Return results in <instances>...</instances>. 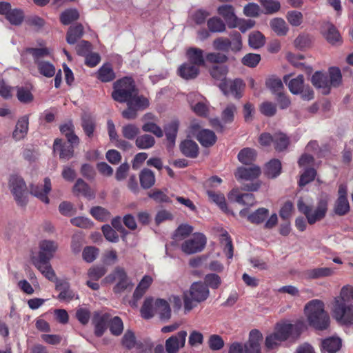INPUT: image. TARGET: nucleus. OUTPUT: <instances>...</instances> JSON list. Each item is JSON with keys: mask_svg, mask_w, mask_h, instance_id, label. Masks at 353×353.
<instances>
[{"mask_svg": "<svg viewBox=\"0 0 353 353\" xmlns=\"http://www.w3.org/2000/svg\"><path fill=\"white\" fill-rule=\"evenodd\" d=\"M353 298L343 286L339 295L334 298L332 303V316L337 322L343 325L353 324Z\"/></svg>", "mask_w": 353, "mask_h": 353, "instance_id": "obj_1", "label": "nucleus"}, {"mask_svg": "<svg viewBox=\"0 0 353 353\" xmlns=\"http://www.w3.org/2000/svg\"><path fill=\"white\" fill-rule=\"evenodd\" d=\"M305 314L308 323L316 330H325L330 325V316L325 310L324 303L319 299H313L304 307Z\"/></svg>", "mask_w": 353, "mask_h": 353, "instance_id": "obj_2", "label": "nucleus"}, {"mask_svg": "<svg viewBox=\"0 0 353 353\" xmlns=\"http://www.w3.org/2000/svg\"><path fill=\"white\" fill-rule=\"evenodd\" d=\"M208 288L202 282L193 283L190 289L183 293L184 310L189 312L199 303L205 301L209 296Z\"/></svg>", "mask_w": 353, "mask_h": 353, "instance_id": "obj_3", "label": "nucleus"}, {"mask_svg": "<svg viewBox=\"0 0 353 353\" xmlns=\"http://www.w3.org/2000/svg\"><path fill=\"white\" fill-rule=\"evenodd\" d=\"M26 52L32 54L38 71L41 75L50 78L56 74L54 65L50 61L45 59L50 55L49 49L47 48H28L26 49Z\"/></svg>", "mask_w": 353, "mask_h": 353, "instance_id": "obj_4", "label": "nucleus"}, {"mask_svg": "<svg viewBox=\"0 0 353 353\" xmlns=\"http://www.w3.org/2000/svg\"><path fill=\"white\" fill-rule=\"evenodd\" d=\"M297 208L305 216L308 223L312 225L325 216L327 211V201L325 199H320L316 209L312 211V207L306 204L301 198L298 200Z\"/></svg>", "mask_w": 353, "mask_h": 353, "instance_id": "obj_5", "label": "nucleus"}, {"mask_svg": "<svg viewBox=\"0 0 353 353\" xmlns=\"http://www.w3.org/2000/svg\"><path fill=\"white\" fill-rule=\"evenodd\" d=\"M113 89L112 97L119 103L129 101L137 90L133 80L129 77H125L114 82Z\"/></svg>", "mask_w": 353, "mask_h": 353, "instance_id": "obj_6", "label": "nucleus"}, {"mask_svg": "<svg viewBox=\"0 0 353 353\" xmlns=\"http://www.w3.org/2000/svg\"><path fill=\"white\" fill-rule=\"evenodd\" d=\"M294 328L292 324H277L273 332L265 337V345L268 350L277 348L282 342L286 341Z\"/></svg>", "mask_w": 353, "mask_h": 353, "instance_id": "obj_7", "label": "nucleus"}, {"mask_svg": "<svg viewBox=\"0 0 353 353\" xmlns=\"http://www.w3.org/2000/svg\"><path fill=\"white\" fill-rule=\"evenodd\" d=\"M114 281H117V283L114 287L115 293H121L125 290L130 291L134 286L124 269L121 267H117L112 273L103 279L105 283H112Z\"/></svg>", "mask_w": 353, "mask_h": 353, "instance_id": "obj_8", "label": "nucleus"}, {"mask_svg": "<svg viewBox=\"0 0 353 353\" xmlns=\"http://www.w3.org/2000/svg\"><path fill=\"white\" fill-rule=\"evenodd\" d=\"M205 245V236L201 233H194L190 238L183 242L181 249L186 254H193L201 252Z\"/></svg>", "mask_w": 353, "mask_h": 353, "instance_id": "obj_9", "label": "nucleus"}, {"mask_svg": "<svg viewBox=\"0 0 353 353\" xmlns=\"http://www.w3.org/2000/svg\"><path fill=\"white\" fill-rule=\"evenodd\" d=\"M9 186L18 205L23 206L27 203V188L23 179L18 176H12Z\"/></svg>", "mask_w": 353, "mask_h": 353, "instance_id": "obj_10", "label": "nucleus"}, {"mask_svg": "<svg viewBox=\"0 0 353 353\" xmlns=\"http://www.w3.org/2000/svg\"><path fill=\"white\" fill-rule=\"evenodd\" d=\"M188 332L180 330L165 340V349L167 353H178L185 347Z\"/></svg>", "mask_w": 353, "mask_h": 353, "instance_id": "obj_11", "label": "nucleus"}, {"mask_svg": "<svg viewBox=\"0 0 353 353\" xmlns=\"http://www.w3.org/2000/svg\"><path fill=\"white\" fill-rule=\"evenodd\" d=\"M219 88L225 95L232 94L239 99L243 96L245 83L240 79L234 80H225L219 85Z\"/></svg>", "mask_w": 353, "mask_h": 353, "instance_id": "obj_12", "label": "nucleus"}, {"mask_svg": "<svg viewBox=\"0 0 353 353\" xmlns=\"http://www.w3.org/2000/svg\"><path fill=\"white\" fill-rule=\"evenodd\" d=\"M350 203L347 199V188L345 185H340L338 190V197L334 202L333 211L339 216H343L350 212Z\"/></svg>", "mask_w": 353, "mask_h": 353, "instance_id": "obj_13", "label": "nucleus"}, {"mask_svg": "<svg viewBox=\"0 0 353 353\" xmlns=\"http://www.w3.org/2000/svg\"><path fill=\"white\" fill-rule=\"evenodd\" d=\"M78 143H71L70 142H63L61 139H56L54 141L53 148L55 152H58L59 158L63 161H68L74 155V145Z\"/></svg>", "mask_w": 353, "mask_h": 353, "instance_id": "obj_14", "label": "nucleus"}, {"mask_svg": "<svg viewBox=\"0 0 353 353\" xmlns=\"http://www.w3.org/2000/svg\"><path fill=\"white\" fill-rule=\"evenodd\" d=\"M32 264L49 281H54L56 279V274L53 270L48 259L41 260V258L32 256L31 258Z\"/></svg>", "mask_w": 353, "mask_h": 353, "instance_id": "obj_15", "label": "nucleus"}, {"mask_svg": "<svg viewBox=\"0 0 353 353\" xmlns=\"http://www.w3.org/2000/svg\"><path fill=\"white\" fill-rule=\"evenodd\" d=\"M32 264L49 281H54L56 279V274L53 270L48 259L41 260V258L32 256L31 258Z\"/></svg>", "mask_w": 353, "mask_h": 353, "instance_id": "obj_16", "label": "nucleus"}, {"mask_svg": "<svg viewBox=\"0 0 353 353\" xmlns=\"http://www.w3.org/2000/svg\"><path fill=\"white\" fill-rule=\"evenodd\" d=\"M32 264L49 281H54L56 279V274L53 270L48 259L41 260V258L32 256L31 258Z\"/></svg>", "mask_w": 353, "mask_h": 353, "instance_id": "obj_17", "label": "nucleus"}, {"mask_svg": "<svg viewBox=\"0 0 353 353\" xmlns=\"http://www.w3.org/2000/svg\"><path fill=\"white\" fill-rule=\"evenodd\" d=\"M52 185L50 179L48 177L44 179V185L42 187L39 185H32L30 188V192L32 195L38 198L42 202L48 204L49 199L48 194L51 191Z\"/></svg>", "mask_w": 353, "mask_h": 353, "instance_id": "obj_18", "label": "nucleus"}, {"mask_svg": "<svg viewBox=\"0 0 353 353\" xmlns=\"http://www.w3.org/2000/svg\"><path fill=\"white\" fill-rule=\"evenodd\" d=\"M262 334L257 330L250 332L249 340L244 345L245 353H261L260 343L262 341Z\"/></svg>", "mask_w": 353, "mask_h": 353, "instance_id": "obj_19", "label": "nucleus"}, {"mask_svg": "<svg viewBox=\"0 0 353 353\" xmlns=\"http://www.w3.org/2000/svg\"><path fill=\"white\" fill-rule=\"evenodd\" d=\"M312 85L321 90V93L327 95L330 92L331 86L329 85L327 74L321 72H316L311 78Z\"/></svg>", "mask_w": 353, "mask_h": 353, "instance_id": "obj_20", "label": "nucleus"}, {"mask_svg": "<svg viewBox=\"0 0 353 353\" xmlns=\"http://www.w3.org/2000/svg\"><path fill=\"white\" fill-rule=\"evenodd\" d=\"M335 273V268L329 267H319L305 271L304 275L308 279H321L332 276Z\"/></svg>", "mask_w": 353, "mask_h": 353, "instance_id": "obj_21", "label": "nucleus"}, {"mask_svg": "<svg viewBox=\"0 0 353 353\" xmlns=\"http://www.w3.org/2000/svg\"><path fill=\"white\" fill-rule=\"evenodd\" d=\"M58 248L57 244L50 240H43L39 243V252L38 258H41V260L44 259L50 260L53 258L54 254L57 251Z\"/></svg>", "mask_w": 353, "mask_h": 353, "instance_id": "obj_22", "label": "nucleus"}, {"mask_svg": "<svg viewBox=\"0 0 353 353\" xmlns=\"http://www.w3.org/2000/svg\"><path fill=\"white\" fill-rule=\"evenodd\" d=\"M218 13L223 17L228 26L234 28L238 26V19L236 17L234 8L230 5H223L218 8Z\"/></svg>", "mask_w": 353, "mask_h": 353, "instance_id": "obj_23", "label": "nucleus"}, {"mask_svg": "<svg viewBox=\"0 0 353 353\" xmlns=\"http://www.w3.org/2000/svg\"><path fill=\"white\" fill-rule=\"evenodd\" d=\"M322 33L326 40L331 44H336L341 43V37L336 27L329 23H324L322 26Z\"/></svg>", "mask_w": 353, "mask_h": 353, "instance_id": "obj_24", "label": "nucleus"}, {"mask_svg": "<svg viewBox=\"0 0 353 353\" xmlns=\"http://www.w3.org/2000/svg\"><path fill=\"white\" fill-rule=\"evenodd\" d=\"M261 174V169L259 166L253 165L249 168L240 167L235 172L237 179L253 180L257 178Z\"/></svg>", "mask_w": 353, "mask_h": 353, "instance_id": "obj_25", "label": "nucleus"}, {"mask_svg": "<svg viewBox=\"0 0 353 353\" xmlns=\"http://www.w3.org/2000/svg\"><path fill=\"white\" fill-rule=\"evenodd\" d=\"M110 315L108 313L100 314L96 313L93 317L92 322L94 325V334L97 336H101L106 330L107 324L109 322Z\"/></svg>", "mask_w": 353, "mask_h": 353, "instance_id": "obj_26", "label": "nucleus"}, {"mask_svg": "<svg viewBox=\"0 0 353 353\" xmlns=\"http://www.w3.org/2000/svg\"><path fill=\"white\" fill-rule=\"evenodd\" d=\"M289 79L290 75H285L283 78V82L288 85L291 93L293 94H299L305 85L303 75L300 74L290 81Z\"/></svg>", "mask_w": 353, "mask_h": 353, "instance_id": "obj_27", "label": "nucleus"}, {"mask_svg": "<svg viewBox=\"0 0 353 353\" xmlns=\"http://www.w3.org/2000/svg\"><path fill=\"white\" fill-rule=\"evenodd\" d=\"M28 117L27 115L22 117L18 120L12 133V137L14 140H21L26 136L28 130Z\"/></svg>", "mask_w": 353, "mask_h": 353, "instance_id": "obj_28", "label": "nucleus"}, {"mask_svg": "<svg viewBox=\"0 0 353 353\" xmlns=\"http://www.w3.org/2000/svg\"><path fill=\"white\" fill-rule=\"evenodd\" d=\"M178 74L185 80L193 79L199 74V68L188 62L184 63L179 68Z\"/></svg>", "mask_w": 353, "mask_h": 353, "instance_id": "obj_29", "label": "nucleus"}, {"mask_svg": "<svg viewBox=\"0 0 353 353\" xmlns=\"http://www.w3.org/2000/svg\"><path fill=\"white\" fill-rule=\"evenodd\" d=\"M228 197L230 200L234 201L243 205L252 206L256 202L253 194L245 193L240 194L237 190H232Z\"/></svg>", "mask_w": 353, "mask_h": 353, "instance_id": "obj_30", "label": "nucleus"}, {"mask_svg": "<svg viewBox=\"0 0 353 353\" xmlns=\"http://www.w3.org/2000/svg\"><path fill=\"white\" fill-rule=\"evenodd\" d=\"M196 137L201 145L205 148L213 145L216 141V136L214 132L208 129L199 131Z\"/></svg>", "mask_w": 353, "mask_h": 353, "instance_id": "obj_31", "label": "nucleus"}, {"mask_svg": "<svg viewBox=\"0 0 353 353\" xmlns=\"http://www.w3.org/2000/svg\"><path fill=\"white\" fill-rule=\"evenodd\" d=\"M181 152L187 157L195 158L199 154V147L192 140L185 139L180 144Z\"/></svg>", "mask_w": 353, "mask_h": 353, "instance_id": "obj_32", "label": "nucleus"}, {"mask_svg": "<svg viewBox=\"0 0 353 353\" xmlns=\"http://www.w3.org/2000/svg\"><path fill=\"white\" fill-rule=\"evenodd\" d=\"M188 63L199 68L205 64L203 51L196 48H190L187 50Z\"/></svg>", "mask_w": 353, "mask_h": 353, "instance_id": "obj_33", "label": "nucleus"}, {"mask_svg": "<svg viewBox=\"0 0 353 353\" xmlns=\"http://www.w3.org/2000/svg\"><path fill=\"white\" fill-rule=\"evenodd\" d=\"M152 281L153 279L150 276L145 275L143 277L133 294V299L135 301H137L143 296L146 290L152 284Z\"/></svg>", "mask_w": 353, "mask_h": 353, "instance_id": "obj_34", "label": "nucleus"}, {"mask_svg": "<svg viewBox=\"0 0 353 353\" xmlns=\"http://www.w3.org/2000/svg\"><path fill=\"white\" fill-rule=\"evenodd\" d=\"M97 78L102 82L113 81L116 78L115 72L110 63L103 64L97 72Z\"/></svg>", "mask_w": 353, "mask_h": 353, "instance_id": "obj_35", "label": "nucleus"}, {"mask_svg": "<svg viewBox=\"0 0 353 353\" xmlns=\"http://www.w3.org/2000/svg\"><path fill=\"white\" fill-rule=\"evenodd\" d=\"M179 129V122L172 121L165 126V133L167 140L169 142L168 147L172 148L175 144V140Z\"/></svg>", "mask_w": 353, "mask_h": 353, "instance_id": "obj_36", "label": "nucleus"}, {"mask_svg": "<svg viewBox=\"0 0 353 353\" xmlns=\"http://www.w3.org/2000/svg\"><path fill=\"white\" fill-rule=\"evenodd\" d=\"M270 26L278 36H285L289 31L286 22L282 18L272 19L270 22Z\"/></svg>", "mask_w": 353, "mask_h": 353, "instance_id": "obj_37", "label": "nucleus"}, {"mask_svg": "<svg viewBox=\"0 0 353 353\" xmlns=\"http://www.w3.org/2000/svg\"><path fill=\"white\" fill-rule=\"evenodd\" d=\"M83 34V27L81 24L78 23L74 26H70L67 32L66 41L70 45L74 44Z\"/></svg>", "mask_w": 353, "mask_h": 353, "instance_id": "obj_38", "label": "nucleus"}, {"mask_svg": "<svg viewBox=\"0 0 353 353\" xmlns=\"http://www.w3.org/2000/svg\"><path fill=\"white\" fill-rule=\"evenodd\" d=\"M139 179L141 185L144 189L151 188L155 183L154 172L148 168L141 170L139 174Z\"/></svg>", "mask_w": 353, "mask_h": 353, "instance_id": "obj_39", "label": "nucleus"}, {"mask_svg": "<svg viewBox=\"0 0 353 353\" xmlns=\"http://www.w3.org/2000/svg\"><path fill=\"white\" fill-rule=\"evenodd\" d=\"M155 311L162 320H168L171 316V310L168 303L163 299L156 300Z\"/></svg>", "mask_w": 353, "mask_h": 353, "instance_id": "obj_40", "label": "nucleus"}, {"mask_svg": "<svg viewBox=\"0 0 353 353\" xmlns=\"http://www.w3.org/2000/svg\"><path fill=\"white\" fill-rule=\"evenodd\" d=\"M82 128L88 137H92L95 128L94 119L87 112H84L81 116Z\"/></svg>", "mask_w": 353, "mask_h": 353, "instance_id": "obj_41", "label": "nucleus"}, {"mask_svg": "<svg viewBox=\"0 0 353 353\" xmlns=\"http://www.w3.org/2000/svg\"><path fill=\"white\" fill-rule=\"evenodd\" d=\"M154 138L152 135L148 134L138 136L135 140V145L140 150L151 148L154 145Z\"/></svg>", "mask_w": 353, "mask_h": 353, "instance_id": "obj_42", "label": "nucleus"}, {"mask_svg": "<svg viewBox=\"0 0 353 353\" xmlns=\"http://www.w3.org/2000/svg\"><path fill=\"white\" fill-rule=\"evenodd\" d=\"M281 171V163L277 159L271 160L265 165V174L268 178L274 179L279 176Z\"/></svg>", "mask_w": 353, "mask_h": 353, "instance_id": "obj_43", "label": "nucleus"}, {"mask_svg": "<svg viewBox=\"0 0 353 353\" xmlns=\"http://www.w3.org/2000/svg\"><path fill=\"white\" fill-rule=\"evenodd\" d=\"M156 307V301L152 298H148L145 300L143 305L141 309V312L142 316L144 319H150L157 314V311H155Z\"/></svg>", "mask_w": 353, "mask_h": 353, "instance_id": "obj_44", "label": "nucleus"}, {"mask_svg": "<svg viewBox=\"0 0 353 353\" xmlns=\"http://www.w3.org/2000/svg\"><path fill=\"white\" fill-rule=\"evenodd\" d=\"M341 346V340L338 337H330L322 341L323 349L330 353H335Z\"/></svg>", "mask_w": 353, "mask_h": 353, "instance_id": "obj_45", "label": "nucleus"}, {"mask_svg": "<svg viewBox=\"0 0 353 353\" xmlns=\"http://www.w3.org/2000/svg\"><path fill=\"white\" fill-rule=\"evenodd\" d=\"M256 151L250 148L241 150L238 154V159L243 164H250L256 158Z\"/></svg>", "mask_w": 353, "mask_h": 353, "instance_id": "obj_46", "label": "nucleus"}, {"mask_svg": "<svg viewBox=\"0 0 353 353\" xmlns=\"http://www.w3.org/2000/svg\"><path fill=\"white\" fill-rule=\"evenodd\" d=\"M60 131L66 137L68 142L71 143H79V138L74 134V125L71 122L61 125Z\"/></svg>", "mask_w": 353, "mask_h": 353, "instance_id": "obj_47", "label": "nucleus"}, {"mask_svg": "<svg viewBox=\"0 0 353 353\" xmlns=\"http://www.w3.org/2000/svg\"><path fill=\"white\" fill-rule=\"evenodd\" d=\"M329 85L331 88H337L342 83V75L340 69L337 67H332L329 69Z\"/></svg>", "mask_w": 353, "mask_h": 353, "instance_id": "obj_48", "label": "nucleus"}, {"mask_svg": "<svg viewBox=\"0 0 353 353\" xmlns=\"http://www.w3.org/2000/svg\"><path fill=\"white\" fill-rule=\"evenodd\" d=\"M209 199L215 203L224 212L227 210V205L225 196L220 192H215L212 190H208L206 191Z\"/></svg>", "mask_w": 353, "mask_h": 353, "instance_id": "obj_49", "label": "nucleus"}, {"mask_svg": "<svg viewBox=\"0 0 353 353\" xmlns=\"http://www.w3.org/2000/svg\"><path fill=\"white\" fill-rule=\"evenodd\" d=\"M268 210L264 208H259L248 216V219L252 223L260 224L263 223L268 215Z\"/></svg>", "mask_w": 353, "mask_h": 353, "instance_id": "obj_50", "label": "nucleus"}, {"mask_svg": "<svg viewBox=\"0 0 353 353\" xmlns=\"http://www.w3.org/2000/svg\"><path fill=\"white\" fill-rule=\"evenodd\" d=\"M195 96L196 94L190 93L188 97V101L191 105L192 110L199 116L206 117L208 114V108L204 103L198 102L195 105L192 104V97Z\"/></svg>", "mask_w": 353, "mask_h": 353, "instance_id": "obj_51", "label": "nucleus"}, {"mask_svg": "<svg viewBox=\"0 0 353 353\" xmlns=\"http://www.w3.org/2000/svg\"><path fill=\"white\" fill-rule=\"evenodd\" d=\"M221 244L224 245V252L228 259L233 256V245L231 238L227 231H223L220 236Z\"/></svg>", "mask_w": 353, "mask_h": 353, "instance_id": "obj_52", "label": "nucleus"}, {"mask_svg": "<svg viewBox=\"0 0 353 353\" xmlns=\"http://www.w3.org/2000/svg\"><path fill=\"white\" fill-rule=\"evenodd\" d=\"M248 42L251 48L256 49L264 46L265 39L262 33L256 31L250 34Z\"/></svg>", "mask_w": 353, "mask_h": 353, "instance_id": "obj_53", "label": "nucleus"}, {"mask_svg": "<svg viewBox=\"0 0 353 353\" xmlns=\"http://www.w3.org/2000/svg\"><path fill=\"white\" fill-rule=\"evenodd\" d=\"M79 17V14L77 9H68L61 14L60 20L63 25H69Z\"/></svg>", "mask_w": 353, "mask_h": 353, "instance_id": "obj_54", "label": "nucleus"}, {"mask_svg": "<svg viewBox=\"0 0 353 353\" xmlns=\"http://www.w3.org/2000/svg\"><path fill=\"white\" fill-rule=\"evenodd\" d=\"M274 144L276 150L282 151L288 146L289 139L285 134L276 132L274 133Z\"/></svg>", "mask_w": 353, "mask_h": 353, "instance_id": "obj_55", "label": "nucleus"}, {"mask_svg": "<svg viewBox=\"0 0 353 353\" xmlns=\"http://www.w3.org/2000/svg\"><path fill=\"white\" fill-rule=\"evenodd\" d=\"M236 106L233 103H229L222 112V121L225 123H232L234 121V114L236 113Z\"/></svg>", "mask_w": 353, "mask_h": 353, "instance_id": "obj_56", "label": "nucleus"}, {"mask_svg": "<svg viewBox=\"0 0 353 353\" xmlns=\"http://www.w3.org/2000/svg\"><path fill=\"white\" fill-rule=\"evenodd\" d=\"M109 327L111 333L114 336H119L123 330V323L121 318L114 316L109 319Z\"/></svg>", "mask_w": 353, "mask_h": 353, "instance_id": "obj_57", "label": "nucleus"}, {"mask_svg": "<svg viewBox=\"0 0 353 353\" xmlns=\"http://www.w3.org/2000/svg\"><path fill=\"white\" fill-rule=\"evenodd\" d=\"M193 232V228L188 224L180 225L175 230L174 238L176 241L182 240L188 237Z\"/></svg>", "mask_w": 353, "mask_h": 353, "instance_id": "obj_58", "label": "nucleus"}, {"mask_svg": "<svg viewBox=\"0 0 353 353\" xmlns=\"http://www.w3.org/2000/svg\"><path fill=\"white\" fill-rule=\"evenodd\" d=\"M208 27L210 31L212 32H221L225 30L224 22L218 17L210 18L208 21Z\"/></svg>", "mask_w": 353, "mask_h": 353, "instance_id": "obj_59", "label": "nucleus"}, {"mask_svg": "<svg viewBox=\"0 0 353 353\" xmlns=\"http://www.w3.org/2000/svg\"><path fill=\"white\" fill-rule=\"evenodd\" d=\"M266 14H274L281 8V4L276 0H259Z\"/></svg>", "mask_w": 353, "mask_h": 353, "instance_id": "obj_60", "label": "nucleus"}, {"mask_svg": "<svg viewBox=\"0 0 353 353\" xmlns=\"http://www.w3.org/2000/svg\"><path fill=\"white\" fill-rule=\"evenodd\" d=\"M212 77L216 80L225 81L228 68L225 65H214L210 70Z\"/></svg>", "mask_w": 353, "mask_h": 353, "instance_id": "obj_61", "label": "nucleus"}, {"mask_svg": "<svg viewBox=\"0 0 353 353\" xmlns=\"http://www.w3.org/2000/svg\"><path fill=\"white\" fill-rule=\"evenodd\" d=\"M73 192L77 194H82L85 196H89L91 195L90 190L88 184L81 179H79L74 187Z\"/></svg>", "mask_w": 353, "mask_h": 353, "instance_id": "obj_62", "label": "nucleus"}, {"mask_svg": "<svg viewBox=\"0 0 353 353\" xmlns=\"http://www.w3.org/2000/svg\"><path fill=\"white\" fill-rule=\"evenodd\" d=\"M17 90V97L21 103H28L33 101L34 97L28 88L18 87Z\"/></svg>", "mask_w": 353, "mask_h": 353, "instance_id": "obj_63", "label": "nucleus"}, {"mask_svg": "<svg viewBox=\"0 0 353 353\" xmlns=\"http://www.w3.org/2000/svg\"><path fill=\"white\" fill-rule=\"evenodd\" d=\"M6 19L12 25L18 26L20 25L23 20V13L21 10L14 9L10 10L6 17Z\"/></svg>", "mask_w": 353, "mask_h": 353, "instance_id": "obj_64", "label": "nucleus"}]
</instances>
